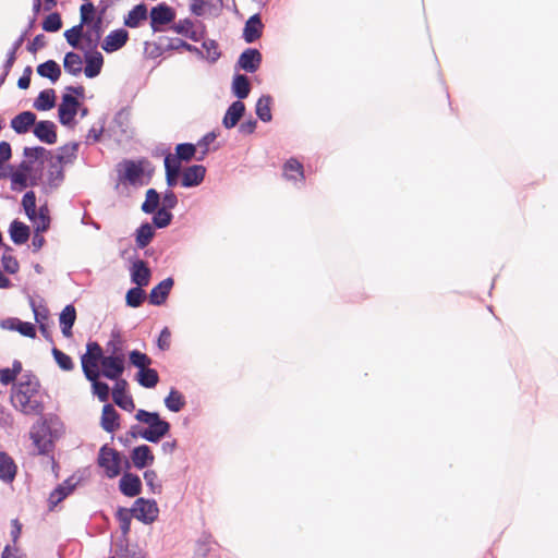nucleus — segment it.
Masks as SVG:
<instances>
[{
    "label": "nucleus",
    "mask_w": 558,
    "mask_h": 558,
    "mask_svg": "<svg viewBox=\"0 0 558 558\" xmlns=\"http://www.w3.org/2000/svg\"><path fill=\"white\" fill-rule=\"evenodd\" d=\"M40 384L33 374H24L11 389V402L15 410L29 416L41 415L45 407L39 396Z\"/></svg>",
    "instance_id": "1"
},
{
    "label": "nucleus",
    "mask_w": 558,
    "mask_h": 558,
    "mask_svg": "<svg viewBox=\"0 0 558 558\" xmlns=\"http://www.w3.org/2000/svg\"><path fill=\"white\" fill-rule=\"evenodd\" d=\"M63 433V424L57 416L37 421L31 430V439L39 454H47L53 448V440Z\"/></svg>",
    "instance_id": "2"
},
{
    "label": "nucleus",
    "mask_w": 558,
    "mask_h": 558,
    "mask_svg": "<svg viewBox=\"0 0 558 558\" xmlns=\"http://www.w3.org/2000/svg\"><path fill=\"white\" fill-rule=\"evenodd\" d=\"M135 418L148 425L147 428L138 429V435L149 442H158L170 430V424L162 420L157 412L138 410Z\"/></svg>",
    "instance_id": "3"
},
{
    "label": "nucleus",
    "mask_w": 558,
    "mask_h": 558,
    "mask_svg": "<svg viewBox=\"0 0 558 558\" xmlns=\"http://www.w3.org/2000/svg\"><path fill=\"white\" fill-rule=\"evenodd\" d=\"M121 462L122 457L116 449L110 448L108 445H104L99 449L98 465L104 469L107 477L113 478L121 473Z\"/></svg>",
    "instance_id": "4"
},
{
    "label": "nucleus",
    "mask_w": 558,
    "mask_h": 558,
    "mask_svg": "<svg viewBox=\"0 0 558 558\" xmlns=\"http://www.w3.org/2000/svg\"><path fill=\"white\" fill-rule=\"evenodd\" d=\"M133 517L144 524H151L159 514V508L154 499L137 498L132 506Z\"/></svg>",
    "instance_id": "5"
},
{
    "label": "nucleus",
    "mask_w": 558,
    "mask_h": 558,
    "mask_svg": "<svg viewBox=\"0 0 558 558\" xmlns=\"http://www.w3.org/2000/svg\"><path fill=\"white\" fill-rule=\"evenodd\" d=\"M105 356L101 347L97 342L87 343V352L81 357L82 369L86 378H90V375L95 377L94 372H100L98 364L101 363V359Z\"/></svg>",
    "instance_id": "6"
},
{
    "label": "nucleus",
    "mask_w": 558,
    "mask_h": 558,
    "mask_svg": "<svg viewBox=\"0 0 558 558\" xmlns=\"http://www.w3.org/2000/svg\"><path fill=\"white\" fill-rule=\"evenodd\" d=\"M80 107L81 104L74 96L71 94H63L62 101L58 109L60 123L65 126H72Z\"/></svg>",
    "instance_id": "7"
},
{
    "label": "nucleus",
    "mask_w": 558,
    "mask_h": 558,
    "mask_svg": "<svg viewBox=\"0 0 558 558\" xmlns=\"http://www.w3.org/2000/svg\"><path fill=\"white\" fill-rule=\"evenodd\" d=\"M150 26L154 32L161 31V26L174 21V10L166 3H159L150 10Z\"/></svg>",
    "instance_id": "8"
},
{
    "label": "nucleus",
    "mask_w": 558,
    "mask_h": 558,
    "mask_svg": "<svg viewBox=\"0 0 558 558\" xmlns=\"http://www.w3.org/2000/svg\"><path fill=\"white\" fill-rule=\"evenodd\" d=\"M124 364V359H120L119 356L106 355L104 359H101L100 365L102 367V371L100 372V375L108 379L118 381L120 380V377L125 369Z\"/></svg>",
    "instance_id": "9"
},
{
    "label": "nucleus",
    "mask_w": 558,
    "mask_h": 558,
    "mask_svg": "<svg viewBox=\"0 0 558 558\" xmlns=\"http://www.w3.org/2000/svg\"><path fill=\"white\" fill-rule=\"evenodd\" d=\"M131 281L137 287L148 286L151 271L143 259H135L130 267Z\"/></svg>",
    "instance_id": "10"
},
{
    "label": "nucleus",
    "mask_w": 558,
    "mask_h": 558,
    "mask_svg": "<svg viewBox=\"0 0 558 558\" xmlns=\"http://www.w3.org/2000/svg\"><path fill=\"white\" fill-rule=\"evenodd\" d=\"M262 63V53L254 48L245 49L238 59V66L245 72L254 73Z\"/></svg>",
    "instance_id": "11"
},
{
    "label": "nucleus",
    "mask_w": 558,
    "mask_h": 558,
    "mask_svg": "<svg viewBox=\"0 0 558 558\" xmlns=\"http://www.w3.org/2000/svg\"><path fill=\"white\" fill-rule=\"evenodd\" d=\"M129 39V33L124 28H118L110 32L104 39L101 48L108 52H114L121 49Z\"/></svg>",
    "instance_id": "12"
},
{
    "label": "nucleus",
    "mask_w": 558,
    "mask_h": 558,
    "mask_svg": "<svg viewBox=\"0 0 558 558\" xmlns=\"http://www.w3.org/2000/svg\"><path fill=\"white\" fill-rule=\"evenodd\" d=\"M120 492L126 497L138 496L142 492V482L138 475L124 473L119 481Z\"/></svg>",
    "instance_id": "13"
},
{
    "label": "nucleus",
    "mask_w": 558,
    "mask_h": 558,
    "mask_svg": "<svg viewBox=\"0 0 558 558\" xmlns=\"http://www.w3.org/2000/svg\"><path fill=\"white\" fill-rule=\"evenodd\" d=\"M56 124L44 120L35 123L34 135L43 143L52 145L57 142Z\"/></svg>",
    "instance_id": "14"
},
{
    "label": "nucleus",
    "mask_w": 558,
    "mask_h": 558,
    "mask_svg": "<svg viewBox=\"0 0 558 558\" xmlns=\"http://www.w3.org/2000/svg\"><path fill=\"white\" fill-rule=\"evenodd\" d=\"M174 284V280L168 277L150 290L149 303L156 306L162 305Z\"/></svg>",
    "instance_id": "15"
},
{
    "label": "nucleus",
    "mask_w": 558,
    "mask_h": 558,
    "mask_svg": "<svg viewBox=\"0 0 558 558\" xmlns=\"http://www.w3.org/2000/svg\"><path fill=\"white\" fill-rule=\"evenodd\" d=\"M206 168L202 165H193L184 169L182 173V186L194 187L199 185L205 178Z\"/></svg>",
    "instance_id": "16"
},
{
    "label": "nucleus",
    "mask_w": 558,
    "mask_h": 558,
    "mask_svg": "<svg viewBox=\"0 0 558 558\" xmlns=\"http://www.w3.org/2000/svg\"><path fill=\"white\" fill-rule=\"evenodd\" d=\"M264 25L259 14L252 15L244 25L243 39L247 44H252L260 38Z\"/></svg>",
    "instance_id": "17"
},
{
    "label": "nucleus",
    "mask_w": 558,
    "mask_h": 558,
    "mask_svg": "<svg viewBox=\"0 0 558 558\" xmlns=\"http://www.w3.org/2000/svg\"><path fill=\"white\" fill-rule=\"evenodd\" d=\"M131 459L133 465L136 469H144L154 463L155 457L147 445H141L135 447L131 452Z\"/></svg>",
    "instance_id": "18"
},
{
    "label": "nucleus",
    "mask_w": 558,
    "mask_h": 558,
    "mask_svg": "<svg viewBox=\"0 0 558 558\" xmlns=\"http://www.w3.org/2000/svg\"><path fill=\"white\" fill-rule=\"evenodd\" d=\"M3 329L13 330L20 332L22 336L35 338L36 329L32 323L22 322L19 318H7L1 322L0 325Z\"/></svg>",
    "instance_id": "19"
},
{
    "label": "nucleus",
    "mask_w": 558,
    "mask_h": 558,
    "mask_svg": "<svg viewBox=\"0 0 558 558\" xmlns=\"http://www.w3.org/2000/svg\"><path fill=\"white\" fill-rule=\"evenodd\" d=\"M126 381L120 379L116 383L112 391V398L114 403L126 411H132L135 408L132 397L125 396Z\"/></svg>",
    "instance_id": "20"
},
{
    "label": "nucleus",
    "mask_w": 558,
    "mask_h": 558,
    "mask_svg": "<svg viewBox=\"0 0 558 558\" xmlns=\"http://www.w3.org/2000/svg\"><path fill=\"white\" fill-rule=\"evenodd\" d=\"M245 112V105L241 100H236L232 102L226 111V114L222 119V125L226 129L234 128Z\"/></svg>",
    "instance_id": "21"
},
{
    "label": "nucleus",
    "mask_w": 558,
    "mask_h": 558,
    "mask_svg": "<svg viewBox=\"0 0 558 558\" xmlns=\"http://www.w3.org/2000/svg\"><path fill=\"white\" fill-rule=\"evenodd\" d=\"M36 123V114L32 111H23L11 120V128L17 134H25Z\"/></svg>",
    "instance_id": "22"
},
{
    "label": "nucleus",
    "mask_w": 558,
    "mask_h": 558,
    "mask_svg": "<svg viewBox=\"0 0 558 558\" xmlns=\"http://www.w3.org/2000/svg\"><path fill=\"white\" fill-rule=\"evenodd\" d=\"M119 413L112 404L106 403L102 408L100 426L107 433H113L119 427Z\"/></svg>",
    "instance_id": "23"
},
{
    "label": "nucleus",
    "mask_w": 558,
    "mask_h": 558,
    "mask_svg": "<svg viewBox=\"0 0 558 558\" xmlns=\"http://www.w3.org/2000/svg\"><path fill=\"white\" fill-rule=\"evenodd\" d=\"M102 36V20L97 17L84 32V40L89 49H96Z\"/></svg>",
    "instance_id": "24"
},
{
    "label": "nucleus",
    "mask_w": 558,
    "mask_h": 558,
    "mask_svg": "<svg viewBox=\"0 0 558 558\" xmlns=\"http://www.w3.org/2000/svg\"><path fill=\"white\" fill-rule=\"evenodd\" d=\"M16 475V464L5 452H0V480L7 484L12 483Z\"/></svg>",
    "instance_id": "25"
},
{
    "label": "nucleus",
    "mask_w": 558,
    "mask_h": 558,
    "mask_svg": "<svg viewBox=\"0 0 558 558\" xmlns=\"http://www.w3.org/2000/svg\"><path fill=\"white\" fill-rule=\"evenodd\" d=\"M76 319V311L72 304L66 305L59 317L62 335L66 338L72 336V327Z\"/></svg>",
    "instance_id": "26"
},
{
    "label": "nucleus",
    "mask_w": 558,
    "mask_h": 558,
    "mask_svg": "<svg viewBox=\"0 0 558 558\" xmlns=\"http://www.w3.org/2000/svg\"><path fill=\"white\" fill-rule=\"evenodd\" d=\"M75 485L76 483L73 482V478H68L58 487H56L49 496V504L51 505V508L56 507L59 502L66 498L74 490Z\"/></svg>",
    "instance_id": "27"
},
{
    "label": "nucleus",
    "mask_w": 558,
    "mask_h": 558,
    "mask_svg": "<svg viewBox=\"0 0 558 558\" xmlns=\"http://www.w3.org/2000/svg\"><path fill=\"white\" fill-rule=\"evenodd\" d=\"M165 169H166V182L169 187H173L178 184V179L181 171L180 161L177 160L173 156L168 155L165 158Z\"/></svg>",
    "instance_id": "28"
},
{
    "label": "nucleus",
    "mask_w": 558,
    "mask_h": 558,
    "mask_svg": "<svg viewBox=\"0 0 558 558\" xmlns=\"http://www.w3.org/2000/svg\"><path fill=\"white\" fill-rule=\"evenodd\" d=\"M50 157V166L48 169V184L50 187H58L64 180L63 173V162L58 161V159Z\"/></svg>",
    "instance_id": "29"
},
{
    "label": "nucleus",
    "mask_w": 558,
    "mask_h": 558,
    "mask_svg": "<svg viewBox=\"0 0 558 558\" xmlns=\"http://www.w3.org/2000/svg\"><path fill=\"white\" fill-rule=\"evenodd\" d=\"M27 35V31L24 32L12 45V47L10 48V50L8 51V54H7V60L3 64V73L0 77V84H2L5 80V77L8 76V74L10 73L15 60H16V52L17 50L20 49V47L22 46V44L24 43L25 40V37Z\"/></svg>",
    "instance_id": "30"
},
{
    "label": "nucleus",
    "mask_w": 558,
    "mask_h": 558,
    "mask_svg": "<svg viewBox=\"0 0 558 558\" xmlns=\"http://www.w3.org/2000/svg\"><path fill=\"white\" fill-rule=\"evenodd\" d=\"M106 351L109 356H119L125 360L124 340L119 330H112Z\"/></svg>",
    "instance_id": "31"
},
{
    "label": "nucleus",
    "mask_w": 558,
    "mask_h": 558,
    "mask_svg": "<svg viewBox=\"0 0 558 558\" xmlns=\"http://www.w3.org/2000/svg\"><path fill=\"white\" fill-rule=\"evenodd\" d=\"M9 232L11 240L17 245L27 242L31 233L28 226L19 220H13L11 222Z\"/></svg>",
    "instance_id": "32"
},
{
    "label": "nucleus",
    "mask_w": 558,
    "mask_h": 558,
    "mask_svg": "<svg viewBox=\"0 0 558 558\" xmlns=\"http://www.w3.org/2000/svg\"><path fill=\"white\" fill-rule=\"evenodd\" d=\"M155 230L149 222L142 223L135 232V242L138 248H145L153 240Z\"/></svg>",
    "instance_id": "33"
},
{
    "label": "nucleus",
    "mask_w": 558,
    "mask_h": 558,
    "mask_svg": "<svg viewBox=\"0 0 558 558\" xmlns=\"http://www.w3.org/2000/svg\"><path fill=\"white\" fill-rule=\"evenodd\" d=\"M232 93L240 99H244L251 92V84L248 78L243 74H235L232 81Z\"/></svg>",
    "instance_id": "34"
},
{
    "label": "nucleus",
    "mask_w": 558,
    "mask_h": 558,
    "mask_svg": "<svg viewBox=\"0 0 558 558\" xmlns=\"http://www.w3.org/2000/svg\"><path fill=\"white\" fill-rule=\"evenodd\" d=\"M37 73L41 77H47L52 83H54L59 80V77L61 75V69H60V65L56 61L48 60L44 63H40L37 66Z\"/></svg>",
    "instance_id": "35"
},
{
    "label": "nucleus",
    "mask_w": 558,
    "mask_h": 558,
    "mask_svg": "<svg viewBox=\"0 0 558 558\" xmlns=\"http://www.w3.org/2000/svg\"><path fill=\"white\" fill-rule=\"evenodd\" d=\"M104 57L100 52L95 51L92 56L86 57V66L84 73L87 77H96L102 68Z\"/></svg>",
    "instance_id": "36"
},
{
    "label": "nucleus",
    "mask_w": 558,
    "mask_h": 558,
    "mask_svg": "<svg viewBox=\"0 0 558 558\" xmlns=\"http://www.w3.org/2000/svg\"><path fill=\"white\" fill-rule=\"evenodd\" d=\"M147 19V8L145 4L135 5L124 19V24L128 27L135 28L140 26L141 22Z\"/></svg>",
    "instance_id": "37"
},
{
    "label": "nucleus",
    "mask_w": 558,
    "mask_h": 558,
    "mask_svg": "<svg viewBox=\"0 0 558 558\" xmlns=\"http://www.w3.org/2000/svg\"><path fill=\"white\" fill-rule=\"evenodd\" d=\"M56 105V93L53 89H45L39 93L34 101V108L39 111H46Z\"/></svg>",
    "instance_id": "38"
},
{
    "label": "nucleus",
    "mask_w": 558,
    "mask_h": 558,
    "mask_svg": "<svg viewBox=\"0 0 558 558\" xmlns=\"http://www.w3.org/2000/svg\"><path fill=\"white\" fill-rule=\"evenodd\" d=\"M271 102L272 98L269 95H263L256 102V116L263 122H269L272 119Z\"/></svg>",
    "instance_id": "39"
},
{
    "label": "nucleus",
    "mask_w": 558,
    "mask_h": 558,
    "mask_svg": "<svg viewBox=\"0 0 558 558\" xmlns=\"http://www.w3.org/2000/svg\"><path fill=\"white\" fill-rule=\"evenodd\" d=\"M160 194L155 189H148L146 191L145 201L141 206V209L145 214H154L160 207Z\"/></svg>",
    "instance_id": "40"
},
{
    "label": "nucleus",
    "mask_w": 558,
    "mask_h": 558,
    "mask_svg": "<svg viewBox=\"0 0 558 558\" xmlns=\"http://www.w3.org/2000/svg\"><path fill=\"white\" fill-rule=\"evenodd\" d=\"M165 40L167 41V44L165 45V47L167 49H171V50L185 49V50H187L190 52L195 53L201 59L205 58V54L203 53V51L199 48H197L196 46H193V45L184 41L183 39H180V38H173V39L165 38Z\"/></svg>",
    "instance_id": "41"
},
{
    "label": "nucleus",
    "mask_w": 558,
    "mask_h": 558,
    "mask_svg": "<svg viewBox=\"0 0 558 558\" xmlns=\"http://www.w3.org/2000/svg\"><path fill=\"white\" fill-rule=\"evenodd\" d=\"M94 374L95 377L90 376V378L86 379L92 383L94 395H96L101 402H106L109 399L110 388L108 384L98 380L100 377V372H94Z\"/></svg>",
    "instance_id": "42"
},
{
    "label": "nucleus",
    "mask_w": 558,
    "mask_h": 558,
    "mask_svg": "<svg viewBox=\"0 0 558 558\" xmlns=\"http://www.w3.org/2000/svg\"><path fill=\"white\" fill-rule=\"evenodd\" d=\"M137 381L141 386L145 388H154L159 381V376L156 369L146 367L144 369L138 371L137 373Z\"/></svg>",
    "instance_id": "43"
},
{
    "label": "nucleus",
    "mask_w": 558,
    "mask_h": 558,
    "mask_svg": "<svg viewBox=\"0 0 558 558\" xmlns=\"http://www.w3.org/2000/svg\"><path fill=\"white\" fill-rule=\"evenodd\" d=\"M34 219H29L37 231H47L50 226V217L49 210L47 206H40L38 211L35 213V216H32Z\"/></svg>",
    "instance_id": "44"
},
{
    "label": "nucleus",
    "mask_w": 558,
    "mask_h": 558,
    "mask_svg": "<svg viewBox=\"0 0 558 558\" xmlns=\"http://www.w3.org/2000/svg\"><path fill=\"white\" fill-rule=\"evenodd\" d=\"M78 150V144L77 143H69L62 147L59 148V153L53 156V158L58 159V161H61L63 163H72L73 160L76 158V154Z\"/></svg>",
    "instance_id": "45"
},
{
    "label": "nucleus",
    "mask_w": 558,
    "mask_h": 558,
    "mask_svg": "<svg viewBox=\"0 0 558 558\" xmlns=\"http://www.w3.org/2000/svg\"><path fill=\"white\" fill-rule=\"evenodd\" d=\"M82 59L77 53L71 51L65 54L63 66L68 73L78 75L82 72Z\"/></svg>",
    "instance_id": "46"
},
{
    "label": "nucleus",
    "mask_w": 558,
    "mask_h": 558,
    "mask_svg": "<svg viewBox=\"0 0 558 558\" xmlns=\"http://www.w3.org/2000/svg\"><path fill=\"white\" fill-rule=\"evenodd\" d=\"M144 170L141 163H136L134 161H128L125 163L124 179L132 185H135L140 182L143 177Z\"/></svg>",
    "instance_id": "47"
},
{
    "label": "nucleus",
    "mask_w": 558,
    "mask_h": 558,
    "mask_svg": "<svg viewBox=\"0 0 558 558\" xmlns=\"http://www.w3.org/2000/svg\"><path fill=\"white\" fill-rule=\"evenodd\" d=\"M132 517L133 511L131 508L119 507L116 512V519L119 521L120 530L124 536L130 533Z\"/></svg>",
    "instance_id": "48"
},
{
    "label": "nucleus",
    "mask_w": 558,
    "mask_h": 558,
    "mask_svg": "<svg viewBox=\"0 0 558 558\" xmlns=\"http://www.w3.org/2000/svg\"><path fill=\"white\" fill-rule=\"evenodd\" d=\"M165 404L168 410L179 412L185 405V400L181 392L172 388L165 399Z\"/></svg>",
    "instance_id": "49"
},
{
    "label": "nucleus",
    "mask_w": 558,
    "mask_h": 558,
    "mask_svg": "<svg viewBox=\"0 0 558 558\" xmlns=\"http://www.w3.org/2000/svg\"><path fill=\"white\" fill-rule=\"evenodd\" d=\"M283 174L288 180H295L298 177L303 178V166L296 159H290L284 163Z\"/></svg>",
    "instance_id": "50"
},
{
    "label": "nucleus",
    "mask_w": 558,
    "mask_h": 558,
    "mask_svg": "<svg viewBox=\"0 0 558 558\" xmlns=\"http://www.w3.org/2000/svg\"><path fill=\"white\" fill-rule=\"evenodd\" d=\"M64 37L71 47L78 48L81 38L84 39V26L82 24H77L70 29H66L64 32Z\"/></svg>",
    "instance_id": "51"
},
{
    "label": "nucleus",
    "mask_w": 558,
    "mask_h": 558,
    "mask_svg": "<svg viewBox=\"0 0 558 558\" xmlns=\"http://www.w3.org/2000/svg\"><path fill=\"white\" fill-rule=\"evenodd\" d=\"M143 287H134L131 288L125 295L126 305L130 307H138L142 305L145 299V292L142 289Z\"/></svg>",
    "instance_id": "52"
},
{
    "label": "nucleus",
    "mask_w": 558,
    "mask_h": 558,
    "mask_svg": "<svg viewBox=\"0 0 558 558\" xmlns=\"http://www.w3.org/2000/svg\"><path fill=\"white\" fill-rule=\"evenodd\" d=\"M12 248L10 246H5V251L2 255L1 263L5 272L8 274H16L19 271L20 265L17 259L11 255Z\"/></svg>",
    "instance_id": "53"
},
{
    "label": "nucleus",
    "mask_w": 558,
    "mask_h": 558,
    "mask_svg": "<svg viewBox=\"0 0 558 558\" xmlns=\"http://www.w3.org/2000/svg\"><path fill=\"white\" fill-rule=\"evenodd\" d=\"M172 218L173 215L170 210L160 207L154 213L153 225L158 229H163L171 223Z\"/></svg>",
    "instance_id": "54"
},
{
    "label": "nucleus",
    "mask_w": 558,
    "mask_h": 558,
    "mask_svg": "<svg viewBox=\"0 0 558 558\" xmlns=\"http://www.w3.org/2000/svg\"><path fill=\"white\" fill-rule=\"evenodd\" d=\"M51 353L56 363L62 371L70 372L74 368V363L68 354L57 348H52Z\"/></svg>",
    "instance_id": "55"
},
{
    "label": "nucleus",
    "mask_w": 558,
    "mask_h": 558,
    "mask_svg": "<svg viewBox=\"0 0 558 558\" xmlns=\"http://www.w3.org/2000/svg\"><path fill=\"white\" fill-rule=\"evenodd\" d=\"M129 359L130 363L133 366L137 367L138 371L144 369L151 364V359L147 354L137 350L131 351L129 354Z\"/></svg>",
    "instance_id": "56"
},
{
    "label": "nucleus",
    "mask_w": 558,
    "mask_h": 558,
    "mask_svg": "<svg viewBox=\"0 0 558 558\" xmlns=\"http://www.w3.org/2000/svg\"><path fill=\"white\" fill-rule=\"evenodd\" d=\"M177 157H174L177 160L181 161H189L191 160L196 153V146L190 143H182L177 145L175 147Z\"/></svg>",
    "instance_id": "57"
},
{
    "label": "nucleus",
    "mask_w": 558,
    "mask_h": 558,
    "mask_svg": "<svg viewBox=\"0 0 558 558\" xmlns=\"http://www.w3.org/2000/svg\"><path fill=\"white\" fill-rule=\"evenodd\" d=\"M144 480H145V483L148 486L149 490L153 494H161L162 485H161V482L158 480V475H157L156 471H154V470L145 471Z\"/></svg>",
    "instance_id": "58"
},
{
    "label": "nucleus",
    "mask_w": 558,
    "mask_h": 558,
    "mask_svg": "<svg viewBox=\"0 0 558 558\" xmlns=\"http://www.w3.org/2000/svg\"><path fill=\"white\" fill-rule=\"evenodd\" d=\"M22 205L28 219H34L36 210V195L33 191H28L22 198Z\"/></svg>",
    "instance_id": "59"
},
{
    "label": "nucleus",
    "mask_w": 558,
    "mask_h": 558,
    "mask_svg": "<svg viewBox=\"0 0 558 558\" xmlns=\"http://www.w3.org/2000/svg\"><path fill=\"white\" fill-rule=\"evenodd\" d=\"M62 26L61 16L59 13L49 14L43 22V28L46 32L54 33L58 32Z\"/></svg>",
    "instance_id": "60"
},
{
    "label": "nucleus",
    "mask_w": 558,
    "mask_h": 558,
    "mask_svg": "<svg viewBox=\"0 0 558 558\" xmlns=\"http://www.w3.org/2000/svg\"><path fill=\"white\" fill-rule=\"evenodd\" d=\"M119 558H146L145 551L137 545H126L118 554Z\"/></svg>",
    "instance_id": "61"
},
{
    "label": "nucleus",
    "mask_w": 558,
    "mask_h": 558,
    "mask_svg": "<svg viewBox=\"0 0 558 558\" xmlns=\"http://www.w3.org/2000/svg\"><path fill=\"white\" fill-rule=\"evenodd\" d=\"M20 168L23 171H15V172H13L12 175H11V181H12L13 184L20 185V187L24 189V187L27 186V177H26L25 171L29 170V167H28V165L25 161H23L20 165Z\"/></svg>",
    "instance_id": "62"
},
{
    "label": "nucleus",
    "mask_w": 558,
    "mask_h": 558,
    "mask_svg": "<svg viewBox=\"0 0 558 558\" xmlns=\"http://www.w3.org/2000/svg\"><path fill=\"white\" fill-rule=\"evenodd\" d=\"M81 22L80 24L89 25L94 21L95 7L92 2H86L81 5Z\"/></svg>",
    "instance_id": "63"
},
{
    "label": "nucleus",
    "mask_w": 558,
    "mask_h": 558,
    "mask_svg": "<svg viewBox=\"0 0 558 558\" xmlns=\"http://www.w3.org/2000/svg\"><path fill=\"white\" fill-rule=\"evenodd\" d=\"M23 154L28 159L48 158V156H51V151L41 146L25 147Z\"/></svg>",
    "instance_id": "64"
}]
</instances>
